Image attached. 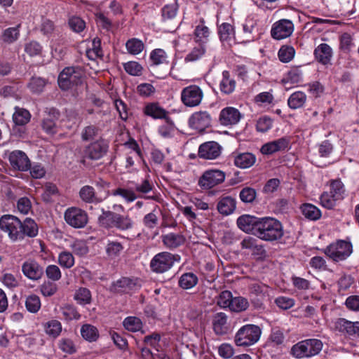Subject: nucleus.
Returning a JSON list of instances; mask_svg holds the SVG:
<instances>
[{
    "label": "nucleus",
    "instance_id": "obj_1",
    "mask_svg": "<svg viewBox=\"0 0 359 359\" xmlns=\"http://www.w3.org/2000/svg\"><path fill=\"white\" fill-rule=\"evenodd\" d=\"M0 230L6 233L12 242L23 241L26 237L34 238L38 235L39 227L35 221L27 217L21 222L12 215H4L0 217Z\"/></svg>",
    "mask_w": 359,
    "mask_h": 359
},
{
    "label": "nucleus",
    "instance_id": "obj_2",
    "mask_svg": "<svg viewBox=\"0 0 359 359\" xmlns=\"http://www.w3.org/2000/svg\"><path fill=\"white\" fill-rule=\"evenodd\" d=\"M257 226L255 236L261 240L275 241L283 236L284 231L281 222L273 217H262Z\"/></svg>",
    "mask_w": 359,
    "mask_h": 359
},
{
    "label": "nucleus",
    "instance_id": "obj_3",
    "mask_svg": "<svg viewBox=\"0 0 359 359\" xmlns=\"http://www.w3.org/2000/svg\"><path fill=\"white\" fill-rule=\"evenodd\" d=\"M98 222L104 228H116L120 231L131 229L134 225L128 215H120L109 210H102V215L98 217Z\"/></svg>",
    "mask_w": 359,
    "mask_h": 359
},
{
    "label": "nucleus",
    "instance_id": "obj_4",
    "mask_svg": "<svg viewBox=\"0 0 359 359\" xmlns=\"http://www.w3.org/2000/svg\"><path fill=\"white\" fill-rule=\"evenodd\" d=\"M323 348V343L318 339H309L292 346L290 353L297 358H308L318 355Z\"/></svg>",
    "mask_w": 359,
    "mask_h": 359
},
{
    "label": "nucleus",
    "instance_id": "obj_5",
    "mask_svg": "<svg viewBox=\"0 0 359 359\" xmlns=\"http://www.w3.org/2000/svg\"><path fill=\"white\" fill-rule=\"evenodd\" d=\"M83 69L79 66L67 67L60 73L57 83L63 90H67L83 83Z\"/></svg>",
    "mask_w": 359,
    "mask_h": 359
},
{
    "label": "nucleus",
    "instance_id": "obj_6",
    "mask_svg": "<svg viewBox=\"0 0 359 359\" xmlns=\"http://www.w3.org/2000/svg\"><path fill=\"white\" fill-rule=\"evenodd\" d=\"M262 330L259 326L248 324L238 330L234 341L238 346H250L259 339Z\"/></svg>",
    "mask_w": 359,
    "mask_h": 359
},
{
    "label": "nucleus",
    "instance_id": "obj_7",
    "mask_svg": "<svg viewBox=\"0 0 359 359\" xmlns=\"http://www.w3.org/2000/svg\"><path fill=\"white\" fill-rule=\"evenodd\" d=\"M353 252V245L351 242L339 240L331 243L325 249V255L334 262L346 259Z\"/></svg>",
    "mask_w": 359,
    "mask_h": 359
},
{
    "label": "nucleus",
    "instance_id": "obj_8",
    "mask_svg": "<svg viewBox=\"0 0 359 359\" xmlns=\"http://www.w3.org/2000/svg\"><path fill=\"white\" fill-rule=\"evenodd\" d=\"M144 114L150 116L154 119H161L165 121L168 124V130L162 131V135H168L173 133L175 126L169 116V112L161 107L158 102H150L147 104L143 109Z\"/></svg>",
    "mask_w": 359,
    "mask_h": 359
},
{
    "label": "nucleus",
    "instance_id": "obj_9",
    "mask_svg": "<svg viewBox=\"0 0 359 359\" xmlns=\"http://www.w3.org/2000/svg\"><path fill=\"white\" fill-rule=\"evenodd\" d=\"M180 258L179 255L168 252H159L151 260L150 267L156 273H163L168 271Z\"/></svg>",
    "mask_w": 359,
    "mask_h": 359
},
{
    "label": "nucleus",
    "instance_id": "obj_10",
    "mask_svg": "<svg viewBox=\"0 0 359 359\" xmlns=\"http://www.w3.org/2000/svg\"><path fill=\"white\" fill-rule=\"evenodd\" d=\"M64 217L67 224L76 229L83 228L88 223L87 213L76 207L67 208L65 212Z\"/></svg>",
    "mask_w": 359,
    "mask_h": 359
},
{
    "label": "nucleus",
    "instance_id": "obj_11",
    "mask_svg": "<svg viewBox=\"0 0 359 359\" xmlns=\"http://www.w3.org/2000/svg\"><path fill=\"white\" fill-rule=\"evenodd\" d=\"M225 180V173L219 170H208L203 172L198 180V185L203 189H211Z\"/></svg>",
    "mask_w": 359,
    "mask_h": 359
},
{
    "label": "nucleus",
    "instance_id": "obj_12",
    "mask_svg": "<svg viewBox=\"0 0 359 359\" xmlns=\"http://www.w3.org/2000/svg\"><path fill=\"white\" fill-rule=\"evenodd\" d=\"M202 90L196 85L187 86L182 90L181 100L183 104L187 107L198 106L203 98Z\"/></svg>",
    "mask_w": 359,
    "mask_h": 359
},
{
    "label": "nucleus",
    "instance_id": "obj_13",
    "mask_svg": "<svg viewBox=\"0 0 359 359\" xmlns=\"http://www.w3.org/2000/svg\"><path fill=\"white\" fill-rule=\"evenodd\" d=\"M211 118L206 111H198L193 114L189 120L190 127L198 133H212L206 130L210 126Z\"/></svg>",
    "mask_w": 359,
    "mask_h": 359
},
{
    "label": "nucleus",
    "instance_id": "obj_14",
    "mask_svg": "<svg viewBox=\"0 0 359 359\" xmlns=\"http://www.w3.org/2000/svg\"><path fill=\"white\" fill-rule=\"evenodd\" d=\"M294 30V25L290 20L282 19L276 22L271 28V34L275 39H283L290 36Z\"/></svg>",
    "mask_w": 359,
    "mask_h": 359
},
{
    "label": "nucleus",
    "instance_id": "obj_15",
    "mask_svg": "<svg viewBox=\"0 0 359 359\" xmlns=\"http://www.w3.org/2000/svg\"><path fill=\"white\" fill-rule=\"evenodd\" d=\"M8 160L11 167L15 170L24 172L30 168L31 161L22 151H13L9 154Z\"/></svg>",
    "mask_w": 359,
    "mask_h": 359
},
{
    "label": "nucleus",
    "instance_id": "obj_16",
    "mask_svg": "<svg viewBox=\"0 0 359 359\" xmlns=\"http://www.w3.org/2000/svg\"><path fill=\"white\" fill-rule=\"evenodd\" d=\"M108 148V142L102 138H99L87 147L86 153L90 159L98 160L107 154Z\"/></svg>",
    "mask_w": 359,
    "mask_h": 359
},
{
    "label": "nucleus",
    "instance_id": "obj_17",
    "mask_svg": "<svg viewBox=\"0 0 359 359\" xmlns=\"http://www.w3.org/2000/svg\"><path fill=\"white\" fill-rule=\"evenodd\" d=\"M261 218L250 215H243L236 221L238 227L244 232L252 233L255 236L258 222Z\"/></svg>",
    "mask_w": 359,
    "mask_h": 359
},
{
    "label": "nucleus",
    "instance_id": "obj_18",
    "mask_svg": "<svg viewBox=\"0 0 359 359\" xmlns=\"http://www.w3.org/2000/svg\"><path fill=\"white\" fill-rule=\"evenodd\" d=\"M137 287V280L123 277L113 283L111 291L116 293H128Z\"/></svg>",
    "mask_w": 359,
    "mask_h": 359
},
{
    "label": "nucleus",
    "instance_id": "obj_19",
    "mask_svg": "<svg viewBox=\"0 0 359 359\" xmlns=\"http://www.w3.org/2000/svg\"><path fill=\"white\" fill-rule=\"evenodd\" d=\"M23 274L30 280H36L41 278L43 271L42 267L34 260H28L22 266Z\"/></svg>",
    "mask_w": 359,
    "mask_h": 359
},
{
    "label": "nucleus",
    "instance_id": "obj_20",
    "mask_svg": "<svg viewBox=\"0 0 359 359\" xmlns=\"http://www.w3.org/2000/svg\"><path fill=\"white\" fill-rule=\"evenodd\" d=\"M221 153V147L216 142L202 144L198 149L199 156L205 159H215Z\"/></svg>",
    "mask_w": 359,
    "mask_h": 359
},
{
    "label": "nucleus",
    "instance_id": "obj_21",
    "mask_svg": "<svg viewBox=\"0 0 359 359\" xmlns=\"http://www.w3.org/2000/svg\"><path fill=\"white\" fill-rule=\"evenodd\" d=\"M240 111L231 107L223 109L219 114V121L222 125L229 126L236 124L241 119Z\"/></svg>",
    "mask_w": 359,
    "mask_h": 359
},
{
    "label": "nucleus",
    "instance_id": "obj_22",
    "mask_svg": "<svg viewBox=\"0 0 359 359\" xmlns=\"http://www.w3.org/2000/svg\"><path fill=\"white\" fill-rule=\"evenodd\" d=\"M236 208V201L231 196H224L219 199L217 209L218 212L224 216L231 215Z\"/></svg>",
    "mask_w": 359,
    "mask_h": 359
},
{
    "label": "nucleus",
    "instance_id": "obj_23",
    "mask_svg": "<svg viewBox=\"0 0 359 359\" xmlns=\"http://www.w3.org/2000/svg\"><path fill=\"white\" fill-rule=\"evenodd\" d=\"M288 144V140L285 137H282L276 141L264 144L261 148V152L263 154H272L275 152L285 149Z\"/></svg>",
    "mask_w": 359,
    "mask_h": 359
},
{
    "label": "nucleus",
    "instance_id": "obj_24",
    "mask_svg": "<svg viewBox=\"0 0 359 359\" xmlns=\"http://www.w3.org/2000/svg\"><path fill=\"white\" fill-rule=\"evenodd\" d=\"M316 59L323 65L330 62L332 56V48L327 43L320 44L314 50Z\"/></svg>",
    "mask_w": 359,
    "mask_h": 359
},
{
    "label": "nucleus",
    "instance_id": "obj_25",
    "mask_svg": "<svg viewBox=\"0 0 359 359\" xmlns=\"http://www.w3.org/2000/svg\"><path fill=\"white\" fill-rule=\"evenodd\" d=\"M227 316L223 313L219 312L216 313L212 318V326L215 334L221 335L227 332Z\"/></svg>",
    "mask_w": 359,
    "mask_h": 359
},
{
    "label": "nucleus",
    "instance_id": "obj_26",
    "mask_svg": "<svg viewBox=\"0 0 359 359\" xmlns=\"http://www.w3.org/2000/svg\"><path fill=\"white\" fill-rule=\"evenodd\" d=\"M185 238L180 233H170L163 236V243L167 248L175 249L185 243Z\"/></svg>",
    "mask_w": 359,
    "mask_h": 359
},
{
    "label": "nucleus",
    "instance_id": "obj_27",
    "mask_svg": "<svg viewBox=\"0 0 359 359\" xmlns=\"http://www.w3.org/2000/svg\"><path fill=\"white\" fill-rule=\"evenodd\" d=\"M210 33L209 28L205 25V20L202 18L199 24L196 26L194 32V41L204 45L208 41Z\"/></svg>",
    "mask_w": 359,
    "mask_h": 359
},
{
    "label": "nucleus",
    "instance_id": "obj_28",
    "mask_svg": "<svg viewBox=\"0 0 359 359\" xmlns=\"http://www.w3.org/2000/svg\"><path fill=\"white\" fill-rule=\"evenodd\" d=\"M256 161V157L252 153H241L234 157V164L236 167L245 169L252 166Z\"/></svg>",
    "mask_w": 359,
    "mask_h": 359
},
{
    "label": "nucleus",
    "instance_id": "obj_29",
    "mask_svg": "<svg viewBox=\"0 0 359 359\" xmlns=\"http://www.w3.org/2000/svg\"><path fill=\"white\" fill-rule=\"evenodd\" d=\"M329 184L330 187L329 192L339 201H342L346 195V189L341 180H331Z\"/></svg>",
    "mask_w": 359,
    "mask_h": 359
},
{
    "label": "nucleus",
    "instance_id": "obj_30",
    "mask_svg": "<svg viewBox=\"0 0 359 359\" xmlns=\"http://www.w3.org/2000/svg\"><path fill=\"white\" fill-rule=\"evenodd\" d=\"M74 299L81 306L90 304L92 300L91 292L86 287H79L74 292Z\"/></svg>",
    "mask_w": 359,
    "mask_h": 359
},
{
    "label": "nucleus",
    "instance_id": "obj_31",
    "mask_svg": "<svg viewBox=\"0 0 359 359\" xmlns=\"http://www.w3.org/2000/svg\"><path fill=\"white\" fill-rule=\"evenodd\" d=\"M306 101V95L302 91L293 93L287 100L288 106L293 109L302 107Z\"/></svg>",
    "mask_w": 359,
    "mask_h": 359
},
{
    "label": "nucleus",
    "instance_id": "obj_32",
    "mask_svg": "<svg viewBox=\"0 0 359 359\" xmlns=\"http://www.w3.org/2000/svg\"><path fill=\"white\" fill-rule=\"evenodd\" d=\"M198 280V277L194 273H185L181 276L179 285L184 290H189L196 286Z\"/></svg>",
    "mask_w": 359,
    "mask_h": 359
},
{
    "label": "nucleus",
    "instance_id": "obj_33",
    "mask_svg": "<svg viewBox=\"0 0 359 359\" xmlns=\"http://www.w3.org/2000/svg\"><path fill=\"white\" fill-rule=\"evenodd\" d=\"M301 210L305 217L311 220L319 219L321 217V211L314 205L305 203L301 206Z\"/></svg>",
    "mask_w": 359,
    "mask_h": 359
},
{
    "label": "nucleus",
    "instance_id": "obj_34",
    "mask_svg": "<svg viewBox=\"0 0 359 359\" xmlns=\"http://www.w3.org/2000/svg\"><path fill=\"white\" fill-rule=\"evenodd\" d=\"M82 337L88 341H95L99 337L97 329L90 324H85L81 328Z\"/></svg>",
    "mask_w": 359,
    "mask_h": 359
},
{
    "label": "nucleus",
    "instance_id": "obj_35",
    "mask_svg": "<svg viewBox=\"0 0 359 359\" xmlns=\"http://www.w3.org/2000/svg\"><path fill=\"white\" fill-rule=\"evenodd\" d=\"M15 113L13 115L14 123L18 126H24L30 120V113L28 110L16 107Z\"/></svg>",
    "mask_w": 359,
    "mask_h": 359
},
{
    "label": "nucleus",
    "instance_id": "obj_36",
    "mask_svg": "<svg viewBox=\"0 0 359 359\" xmlns=\"http://www.w3.org/2000/svg\"><path fill=\"white\" fill-rule=\"evenodd\" d=\"M46 333L53 338H56L62 332V324L57 320H50L44 324Z\"/></svg>",
    "mask_w": 359,
    "mask_h": 359
},
{
    "label": "nucleus",
    "instance_id": "obj_37",
    "mask_svg": "<svg viewBox=\"0 0 359 359\" xmlns=\"http://www.w3.org/2000/svg\"><path fill=\"white\" fill-rule=\"evenodd\" d=\"M222 76L223 78L220 83V90L225 94H230L235 89L236 81L230 79L229 72L228 71H224L222 72Z\"/></svg>",
    "mask_w": 359,
    "mask_h": 359
},
{
    "label": "nucleus",
    "instance_id": "obj_38",
    "mask_svg": "<svg viewBox=\"0 0 359 359\" xmlns=\"http://www.w3.org/2000/svg\"><path fill=\"white\" fill-rule=\"evenodd\" d=\"M69 248L75 255L80 257L85 256L89 251L87 243L84 240H74L70 243Z\"/></svg>",
    "mask_w": 359,
    "mask_h": 359
},
{
    "label": "nucleus",
    "instance_id": "obj_39",
    "mask_svg": "<svg viewBox=\"0 0 359 359\" xmlns=\"http://www.w3.org/2000/svg\"><path fill=\"white\" fill-rule=\"evenodd\" d=\"M218 34L221 41H229L234 36V27L230 23L224 22L219 26Z\"/></svg>",
    "mask_w": 359,
    "mask_h": 359
},
{
    "label": "nucleus",
    "instance_id": "obj_40",
    "mask_svg": "<svg viewBox=\"0 0 359 359\" xmlns=\"http://www.w3.org/2000/svg\"><path fill=\"white\" fill-rule=\"evenodd\" d=\"M123 325L126 330L133 332H137L142 327L141 320L135 316L126 318L123 321Z\"/></svg>",
    "mask_w": 359,
    "mask_h": 359
},
{
    "label": "nucleus",
    "instance_id": "obj_41",
    "mask_svg": "<svg viewBox=\"0 0 359 359\" xmlns=\"http://www.w3.org/2000/svg\"><path fill=\"white\" fill-rule=\"evenodd\" d=\"M75 263L72 253L67 250L62 251L58 255V264L65 269H71Z\"/></svg>",
    "mask_w": 359,
    "mask_h": 359
},
{
    "label": "nucleus",
    "instance_id": "obj_42",
    "mask_svg": "<svg viewBox=\"0 0 359 359\" xmlns=\"http://www.w3.org/2000/svg\"><path fill=\"white\" fill-rule=\"evenodd\" d=\"M295 55V50L291 46H282L278 50V58L284 63L290 62Z\"/></svg>",
    "mask_w": 359,
    "mask_h": 359
},
{
    "label": "nucleus",
    "instance_id": "obj_43",
    "mask_svg": "<svg viewBox=\"0 0 359 359\" xmlns=\"http://www.w3.org/2000/svg\"><path fill=\"white\" fill-rule=\"evenodd\" d=\"M60 311L64 319L67 321L79 320L81 317L76 309L72 305L66 304L60 307Z\"/></svg>",
    "mask_w": 359,
    "mask_h": 359
},
{
    "label": "nucleus",
    "instance_id": "obj_44",
    "mask_svg": "<svg viewBox=\"0 0 359 359\" xmlns=\"http://www.w3.org/2000/svg\"><path fill=\"white\" fill-rule=\"evenodd\" d=\"M249 306L248 301L243 297H237L232 299L229 309L233 312L245 311Z\"/></svg>",
    "mask_w": 359,
    "mask_h": 359
},
{
    "label": "nucleus",
    "instance_id": "obj_45",
    "mask_svg": "<svg viewBox=\"0 0 359 359\" xmlns=\"http://www.w3.org/2000/svg\"><path fill=\"white\" fill-rule=\"evenodd\" d=\"M338 201L329 191H324L320 196V204L328 210L333 209Z\"/></svg>",
    "mask_w": 359,
    "mask_h": 359
},
{
    "label": "nucleus",
    "instance_id": "obj_46",
    "mask_svg": "<svg viewBox=\"0 0 359 359\" xmlns=\"http://www.w3.org/2000/svg\"><path fill=\"white\" fill-rule=\"evenodd\" d=\"M335 328L341 332L353 335V322L345 318H338L334 323Z\"/></svg>",
    "mask_w": 359,
    "mask_h": 359
},
{
    "label": "nucleus",
    "instance_id": "obj_47",
    "mask_svg": "<svg viewBox=\"0 0 359 359\" xmlns=\"http://www.w3.org/2000/svg\"><path fill=\"white\" fill-rule=\"evenodd\" d=\"M123 250L121 243L114 241H109L106 246V253L110 257H116Z\"/></svg>",
    "mask_w": 359,
    "mask_h": 359
},
{
    "label": "nucleus",
    "instance_id": "obj_48",
    "mask_svg": "<svg viewBox=\"0 0 359 359\" xmlns=\"http://www.w3.org/2000/svg\"><path fill=\"white\" fill-rule=\"evenodd\" d=\"M79 196L82 201L86 203H93L96 201L95 189L91 186H83L79 191Z\"/></svg>",
    "mask_w": 359,
    "mask_h": 359
},
{
    "label": "nucleus",
    "instance_id": "obj_49",
    "mask_svg": "<svg viewBox=\"0 0 359 359\" xmlns=\"http://www.w3.org/2000/svg\"><path fill=\"white\" fill-rule=\"evenodd\" d=\"M46 85V81L41 77H32L28 87L33 93H41Z\"/></svg>",
    "mask_w": 359,
    "mask_h": 359
},
{
    "label": "nucleus",
    "instance_id": "obj_50",
    "mask_svg": "<svg viewBox=\"0 0 359 359\" xmlns=\"http://www.w3.org/2000/svg\"><path fill=\"white\" fill-rule=\"evenodd\" d=\"M112 195L120 196L128 203L134 201L138 197L134 191L124 188H118L113 190Z\"/></svg>",
    "mask_w": 359,
    "mask_h": 359
},
{
    "label": "nucleus",
    "instance_id": "obj_51",
    "mask_svg": "<svg viewBox=\"0 0 359 359\" xmlns=\"http://www.w3.org/2000/svg\"><path fill=\"white\" fill-rule=\"evenodd\" d=\"M19 36L20 32L18 30V27H9L4 31L1 39L5 43H12L18 39Z\"/></svg>",
    "mask_w": 359,
    "mask_h": 359
},
{
    "label": "nucleus",
    "instance_id": "obj_52",
    "mask_svg": "<svg viewBox=\"0 0 359 359\" xmlns=\"http://www.w3.org/2000/svg\"><path fill=\"white\" fill-rule=\"evenodd\" d=\"M25 306L28 311L33 313H36L41 308L39 297L36 294L28 296L25 301Z\"/></svg>",
    "mask_w": 359,
    "mask_h": 359
},
{
    "label": "nucleus",
    "instance_id": "obj_53",
    "mask_svg": "<svg viewBox=\"0 0 359 359\" xmlns=\"http://www.w3.org/2000/svg\"><path fill=\"white\" fill-rule=\"evenodd\" d=\"M205 53V47L203 44L198 43V46L194 47L192 50L184 58V61L194 62L201 58Z\"/></svg>",
    "mask_w": 359,
    "mask_h": 359
},
{
    "label": "nucleus",
    "instance_id": "obj_54",
    "mask_svg": "<svg viewBox=\"0 0 359 359\" xmlns=\"http://www.w3.org/2000/svg\"><path fill=\"white\" fill-rule=\"evenodd\" d=\"M126 46L128 51L133 55H137L144 49V43L137 39H129Z\"/></svg>",
    "mask_w": 359,
    "mask_h": 359
},
{
    "label": "nucleus",
    "instance_id": "obj_55",
    "mask_svg": "<svg viewBox=\"0 0 359 359\" xmlns=\"http://www.w3.org/2000/svg\"><path fill=\"white\" fill-rule=\"evenodd\" d=\"M257 196L255 189L251 187H245L241 189L239 194L240 199L245 203H252Z\"/></svg>",
    "mask_w": 359,
    "mask_h": 359
},
{
    "label": "nucleus",
    "instance_id": "obj_56",
    "mask_svg": "<svg viewBox=\"0 0 359 359\" xmlns=\"http://www.w3.org/2000/svg\"><path fill=\"white\" fill-rule=\"evenodd\" d=\"M125 71L132 76H140L143 67L140 64L135 61H130L123 64Z\"/></svg>",
    "mask_w": 359,
    "mask_h": 359
},
{
    "label": "nucleus",
    "instance_id": "obj_57",
    "mask_svg": "<svg viewBox=\"0 0 359 359\" xmlns=\"http://www.w3.org/2000/svg\"><path fill=\"white\" fill-rule=\"evenodd\" d=\"M232 294L230 291H222L217 299V304L221 308H230L232 302Z\"/></svg>",
    "mask_w": 359,
    "mask_h": 359
},
{
    "label": "nucleus",
    "instance_id": "obj_58",
    "mask_svg": "<svg viewBox=\"0 0 359 359\" xmlns=\"http://www.w3.org/2000/svg\"><path fill=\"white\" fill-rule=\"evenodd\" d=\"M178 5L176 1L165 5L162 9V16L164 20H170L174 18L177 12Z\"/></svg>",
    "mask_w": 359,
    "mask_h": 359
},
{
    "label": "nucleus",
    "instance_id": "obj_59",
    "mask_svg": "<svg viewBox=\"0 0 359 359\" xmlns=\"http://www.w3.org/2000/svg\"><path fill=\"white\" fill-rule=\"evenodd\" d=\"M268 290V287L262 283H255L250 285V291L252 294H255L260 299H263Z\"/></svg>",
    "mask_w": 359,
    "mask_h": 359
},
{
    "label": "nucleus",
    "instance_id": "obj_60",
    "mask_svg": "<svg viewBox=\"0 0 359 359\" xmlns=\"http://www.w3.org/2000/svg\"><path fill=\"white\" fill-rule=\"evenodd\" d=\"M46 275L48 279L53 281H57L62 277L60 268L55 264H50L46 267Z\"/></svg>",
    "mask_w": 359,
    "mask_h": 359
},
{
    "label": "nucleus",
    "instance_id": "obj_61",
    "mask_svg": "<svg viewBox=\"0 0 359 359\" xmlns=\"http://www.w3.org/2000/svg\"><path fill=\"white\" fill-rule=\"evenodd\" d=\"M0 280L4 285L8 288H14L18 287L19 285L18 278L13 274L10 273H4L1 276Z\"/></svg>",
    "mask_w": 359,
    "mask_h": 359
},
{
    "label": "nucleus",
    "instance_id": "obj_62",
    "mask_svg": "<svg viewBox=\"0 0 359 359\" xmlns=\"http://www.w3.org/2000/svg\"><path fill=\"white\" fill-rule=\"evenodd\" d=\"M137 92L142 97H149L154 94L156 88L151 83H143L137 86Z\"/></svg>",
    "mask_w": 359,
    "mask_h": 359
},
{
    "label": "nucleus",
    "instance_id": "obj_63",
    "mask_svg": "<svg viewBox=\"0 0 359 359\" xmlns=\"http://www.w3.org/2000/svg\"><path fill=\"white\" fill-rule=\"evenodd\" d=\"M25 51L31 57L39 55L42 52V46L37 41H32L25 45Z\"/></svg>",
    "mask_w": 359,
    "mask_h": 359
},
{
    "label": "nucleus",
    "instance_id": "obj_64",
    "mask_svg": "<svg viewBox=\"0 0 359 359\" xmlns=\"http://www.w3.org/2000/svg\"><path fill=\"white\" fill-rule=\"evenodd\" d=\"M57 290V287L56 284L50 282V281H45L41 286H40V291L41 294L45 297H50L53 295Z\"/></svg>",
    "mask_w": 359,
    "mask_h": 359
}]
</instances>
